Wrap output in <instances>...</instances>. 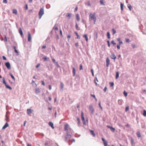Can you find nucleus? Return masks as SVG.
<instances>
[{"mask_svg":"<svg viewBox=\"0 0 146 146\" xmlns=\"http://www.w3.org/2000/svg\"><path fill=\"white\" fill-rule=\"evenodd\" d=\"M90 96H91L94 97L95 99H96V96H95V95H92V94H90Z\"/></svg>","mask_w":146,"mask_h":146,"instance_id":"nucleus-59","label":"nucleus"},{"mask_svg":"<svg viewBox=\"0 0 146 146\" xmlns=\"http://www.w3.org/2000/svg\"><path fill=\"white\" fill-rule=\"evenodd\" d=\"M123 101L122 100H119L118 101V103L119 105H121L122 104Z\"/></svg>","mask_w":146,"mask_h":146,"instance_id":"nucleus-22","label":"nucleus"},{"mask_svg":"<svg viewBox=\"0 0 146 146\" xmlns=\"http://www.w3.org/2000/svg\"><path fill=\"white\" fill-rule=\"evenodd\" d=\"M13 13L15 15H17V10L16 9H13Z\"/></svg>","mask_w":146,"mask_h":146,"instance_id":"nucleus-23","label":"nucleus"},{"mask_svg":"<svg viewBox=\"0 0 146 146\" xmlns=\"http://www.w3.org/2000/svg\"><path fill=\"white\" fill-rule=\"evenodd\" d=\"M130 139H131V145L132 146L133 145H135V142L134 141V140L133 138L132 137H131L130 138Z\"/></svg>","mask_w":146,"mask_h":146,"instance_id":"nucleus-15","label":"nucleus"},{"mask_svg":"<svg viewBox=\"0 0 146 146\" xmlns=\"http://www.w3.org/2000/svg\"><path fill=\"white\" fill-rule=\"evenodd\" d=\"M110 63V61L108 58H107L106 59V66L107 67L109 66Z\"/></svg>","mask_w":146,"mask_h":146,"instance_id":"nucleus-9","label":"nucleus"},{"mask_svg":"<svg viewBox=\"0 0 146 146\" xmlns=\"http://www.w3.org/2000/svg\"><path fill=\"white\" fill-rule=\"evenodd\" d=\"M107 38L108 39H110V34L109 32H107Z\"/></svg>","mask_w":146,"mask_h":146,"instance_id":"nucleus-33","label":"nucleus"},{"mask_svg":"<svg viewBox=\"0 0 146 146\" xmlns=\"http://www.w3.org/2000/svg\"><path fill=\"white\" fill-rule=\"evenodd\" d=\"M72 131H73L71 129H69L68 131H67V135L65 137V141L67 142H69L70 141V139L71 137L70 133H71Z\"/></svg>","mask_w":146,"mask_h":146,"instance_id":"nucleus-1","label":"nucleus"},{"mask_svg":"<svg viewBox=\"0 0 146 146\" xmlns=\"http://www.w3.org/2000/svg\"><path fill=\"white\" fill-rule=\"evenodd\" d=\"M102 140L103 141V142L104 143L106 141V140L105 139L103 138H102Z\"/></svg>","mask_w":146,"mask_h":146,"instance_id":"nucleus-62","label":"nucleus"},{"mask_svg":"<svg viewBox=\"0 0 146 146\" xmlns=\"http://www.w3.org/2000/svg\"><path fill=\"white\" fill-rule=\"evenodd\" d=\"M131 46H132V47H133V48L134 49L136 48V45L134 44H132Z\"/></svg>","mask_w":146,"mask_h":146,"instance_id":"nucleus-44","label":"nucleus"},{"mask_svg":"<svg viewBox=\"0 0 146 146\" xmlns=\"http://www.w3.org/2000/svg\"><path fill=\"white\" fill-rule=\"evenodd\" d=\"M110 86L111 87H113L114 85V83L113 82H110Z\"/></svg>","mask_w":146,"mask_h":146,"instance_id":"nucleus-41","label":"nucleus"},{"mask_svg":"<svg viewBox=\"0 0 146 146\" xmlns=\"http://www.w3.org/2000/svg\"><path fill=\"white\" fill-rule=\"evenodd\" d=\"M76 17L77 20L78 21H79L80 20V18L79 16V14H77L76 15Z\"/></svg>","mask_w":146,"mask_h":146,"instance_id":"nucleus-25","label":"nucleus"},{"mask_svg":"<svg viewBox=\"0 0 146 146\" xmlns=\"http://www.w3.org/2000/svg\"><path fill=\"white\" fill-rule=\"evenodd\" d=\"M9 126V125L7 122H6L5 123V125L3 127L2 129H6L7 127H8Z\"/></svg>","mask_w":146,"mask_h":146,"instance_id":"nucleus-11","label":"nucleus"},{"mask_svg":"<svg viewBox=\"0 0 146 146\" xmlns=\"http://www.w3.org/2000/svg\"><path fill=\"white\" fill-rule=\"evenodd\" d=\"M107 42L108 43V46L109 47H110V42L109 40H108L107 41Z\"/></svg>","mask_w":146,"mask_h":146,"instance_id":"nucleus-51","label":"nucleus"},{"mask_svg":"<svg viewBox=\"0 0 146 146\" xmlns=\"http://www.w3.org/2000/svg\"><path fill=\"white\" fill-rule=\"evenodd\" d=\"M5 86H6V87L8 89H9V90H11L12 89V88L9 85H8L7 84Z\"/></svg>","mask_w":146,"mask_h":146,"instance_id":"nucleus-26","label":"nucleus"},{"mask_svg":"<svg viewBox=\"0 0 146 146\" xmlns=\"http://www.w3.org/2000/svg\"><path fill=\"white\" fill-rule=\"evenodd\" d=\"M91 72L92 73V76H94V71L93 69H92L91 70Z\"/></svg>","mask_w":146,"mask_h":146,"instance_id":"nucleus-50","label":"nucleus"},{"mask_svg":"<svg viewBox=\"0 0 146 146\" xmlns=\"http://www.w3.org/2000/svg\"><path fill=\"white\" fill-rule=\"evenodd\" d=\"M66 16L68 17L70 19L71 17V14L70 13H67L66 15Z\"/></svg>","mask_w":146,"mask_h":146,"instance_id":"nucleus-27","label":"nucleus"},{"mask_svg":"<svg viewBox=\"0 0 146 146\" xmlns=\"http://www.w3.org/2000/svg\"><path fill=\"white\" fill-rule=\"evenodd\" d=\"M75 46L76 47H77L79 46L78 44V42H77L75 43Z\"/></svg>","mask_w":146,"mask_h":146,"instance_id":"nucleus-63","label":"nucleus"},{"mask_svg":"<svg viewBox=\"0 0 146 146\" xmlns=\"http://www.w3.org/2000/svg\"><path fill=\"white\" fill-rule=\"evenodd\" d=\"M48 125L50 126L52 129H54V124L51 121L49 122L48 123Z\"/></svg>","mask_w":146,"mask_h":146,"instance_id":"nucleus-8","label":"nucleus"},{"mask_svg":"<svg viewBox=\"0 0 146 146\" xmlns=\"http://www.w3.org/2000/svg\"><path fill=\"white\" fill-rule=\"evenodd\" d=\"M72 72L73 73V76H75L76 75V70L75 68L74 67H72Z\"/></svg>","mask_w":146,"mask_h":146,"instance_id":"nucleus-18","label":"nucleus"},{"mask_svg":"<svg viewBox=\"0 0 146 146\" xmlns=\"http://www.w3.org/2000/svg\"><path fill=\"white\" fill-rule=\"evenodd\" d=\"M98 105L99 107L102 110V107L101 106V103L100 102H99L98 104Z\"/></svg>","mask_w":146,"mask_h":146,"instance_id":"nucleus-42","label":"nucleus"},{"mask_svg":"<svg viewBox=\"0 0 146 146\" xmlns=\"http://www.w3.org/2000/svg\"><path fill=\"white\" fill-rule=\"evenodd\" d=\"M49 70L50 71L52 69V65H51L50 67H48Z\"/></svg>","mask_w":146,"mask_h":146,"instance_id":"nucleus-43","label":"nucleus"},{"mask_svg":"<svg viewBox=\"0 0 146 146\" xmlns=\"http://www.w3.org/2000/svg\"><path fill=\"white\" fill-rule=\"evenodd\" d=\"M104 146H108V142L107 141L104 143Z\"/></svg>","mask_w":146,"mask_h":146,"instance_id":"nucleus-47","label":"nucleus"},{"mask_svg":"<svg viewBox=\"0 0 146 146\" xmlns=\"http://www.w3.org/2000/svg\"><path fill=\"white\" fill-rule=\"evenodd\" d=\"M90 131L92 135H93V136L95 137L96 136V134L94 133V131L92 130H90Z\"/></svg>","mask_w":146,"mask_h":146,"instance_id":"nucleus-20","label":"nucleus"},{"mask_svg":"<svg viewBox=\"0 0 146 146\" xmlns=\"http://www.w3.org/2000/svg\"><path fill=\"white\" fill-rule=\"evenodd\" d=\"M75 27L76 29L78 30H80V28L78 27V25L77 23H76V24Z\"/></svg>","mask_w":146,"mask_h":146,"instance_id":"nucleus-28","label":"nucleus"},{"mask_svg":"<svg viewBox=\"0 0 146 146\" xmlns=\"http://www.w3.org/2000/svg\"><path fill=\"white\" fill-rule=\"evenodd\" d=\"M125 42H130V41L129 38H127L125 40Z\"/></svg>","mask_w":146,"mask_h":146,"instance_id":"nucleus-48","label":"nucleus"},{"mask_svg":"<svg viewBox=\"0 0 146 146\" xmlns=\"http://www.w3.org/2000/svg\"><path fill=\"white\" fill-rule=\"evenodd\" d=\"M75 34L77 36V39H80V36L78 35V33L76 32H75Z\"/></svg>","mask_w":146,"mask_h":146,"instance_id":"nucleus-30","label":"nucleus"},{"mask_svg":"<svg viewBox=\"0 0 146 146\" xmlns=\"http://www.w3.org/2000/svg\"><path fill=\"white\" fill-rule=\"evenodd\" d=\"M111 43L112 44H113L114 45H115L116 44V43L115 42H114V40H112V41H111Z\"/></svg>","mask_w":146,"mask_h":146,"instance_id":"nucleus-45","label":"nucleus"},{"mask_svg":"<svg viewBox=\"0 0 146 146\" xmlns=\"http://www.w3.org/2000/svg\"><path fill=\"white\" fill-rule=\"evenodd\" d=\"M123 94L125 96H126L127 95V93L125 91H124L123 92Z\"/></svg>","mask_w":146,"mask_h":146,"instance_id":"nucleus-39","label":"nucleus"},{"mask_svg":"<svg viewBox=\"0 0 146 146\" xmlns=\"http://www.w3.org/2000/svg\"><path fill=\"white\" fill-rule=\"evenodd\" d=\"M3 3H7V0H3Z\"/></svg>","mask_w":146,"mask_h":146,"instance_id":"nucleus-56","label":"nucleus"},{"mask_svg":"<svg viewBox=\"0 0 146 146\" xmlns=\"http://www.w3.org/2000/svg\"><path fill=\"white\" fill-rule=\"evenodd\" d=\"M9 75L11 76V78L14 80L15 81V78L13 75L11 73L9 74Z\"/></svg>","mask_w":146,"mask_h":146,"instance_id":"nucleus-34","label":"nucleus"},{"mask_svg":"<svg viewBox=\"0 0 146 146\" xmlns=\"http://www.w3.org/2000/svg\"><path fill=\"white\" fill-rule=\"evenodd\" d=\"M120 45L119 44H117V48L118 49H120Z\"/></svg>","mask_w":146,"mask_h":146,"instance_id":"nucleus-52","label":"nucleus"},{"mask_svg":"<svg viewBox=\"0 0 146 146\" xmlns=\"http://www.w3.org/2000/svg\"><path fill=\"white\" fill-rule=\"evenodd\" d=\"M89 110L90 111H91L94 109L92 105H90L89 106Z\"/></svg>","mask_w":146,"mask_h":146,"instance_id":"nucleus-36","label":"nucleus"},{"mask_svg":"<svg viewBox=\"0 0 146 146\" xmlns=\"http://www.w3.org/2000/svg\"><path fill=\"white\" fill-rule=\"evenodd\" d=\"M19 32L21 36L23 35V31L21 28H20L19 29Z\"/></svg>","mask_w":146,"mask_h":146,"instance_id":"nucleus-21","label":"nucleus"},{"mask_svg":"<svg viewBox=\"0 0 146 146\" xmlns=\"http://www.w3.org/2000/svg\"><path fill=\"white\" fill-rule=\"evenodd\" d=\"M83 69L82 68V64H80V70H81Z\"/></svg>","mask_w":146,"mask_h":146,"instance_id":"nucleus-53","label":"nucleus"},{"mask_svg":"<svg viewBox=\"0 0 146 146\" xmlns=\"http://www.w3.org/2000/svg\"><path fill=\"white\" fill-rule=\"evenodd\" d=\"M4 40L5 41H7V38L6 37V35H5V38H4Z\"/></svg>","mask_w":146,"mask_h":146,"instance_id":"nucleus-61","label":"nucleus"},{"mask_svg":"<svg viewBox=\"0 0 146 146\" xmlns=\"http://www.w3.org/2000/svg\"><path fill=\"white\" fill-rule=\"evenodd\" d=\"M44 61H47V58L46 57H44L43 58Z\"/></svg>","mask_w":146,"mask_h":146,"instance_id":"nucleus-54","label":"nucleus"},{"mask_svg":"<svg viewBox=\"0 0 146 146\" xmlns=\"http://www.w3.org/2000/svg\"><path fill=\"white\" fill-rule=\"evenodd\" d=\"M107 90V88L106 87H105L104 88L103 90L104 92H106Z\"/></svg>","mask_w":146,"mask_h":146,"instance_id":"nucleus-60","label":"nucleus"},{"mask_svg":"<svg viewBox=\"0 0 146 146\" xmlns=\"http://www.w3.org/2000/svg\"><path fill=\"white\" fill-rule=\"evenodd\" d=\"M64 86V84L62 82H60V90L62 91L63 90V88Z\"/></svg>","mask_w":146,"mask_h":146,"instance_id":"nucleus-10","label":"nucleus"},{"mask_svg":"<svg viewBox=\"0 0 146 146\" xmlns=\"http://www.w3.org/2000/svg\"><path fill=\"white\" fill-rule=\"evenodd\" d=\"M40 66V64H37L36 66V67L37 68H38L39 66Z\"/></svg>","mask_w":146,"mask_h":146,"instance_id":"nucleus-64","label":"nucleus"},{"mask_svg":"<svg viewBox=\"0 0 146 146\" xmlns=\"http://www.w3.org/2000/svg\"><path fill=\"white\" fill-rule=\"evenodd\" d=\"M2 58H3V60H7V58H6V57L5 56H2Z\"/></svg>","mask_w":146,"mask_h":146,"instance_id":"nucleus-58","label":"nucleus"},{"mask_svg":"<svg viewBox=\"0 0 146 146\" xmlns=\"http://www.w3.org/2000/svg\"><path fill=\"white\" fill-rule=\"evenodd\" d=\"M123 4L122 3H120V7H121V11L123 10Z\"/></svg>","mask_w":146,"mask_h":146,"instance_id":"nucleus-31","label":"nucleus"},{"mask_svg":"<svg viewBox=\"0 0 146 146\" xmlns=\"http://www.w3.org/2000/svg\"><path fill=\"white\" fill-rule=\"evenodd\" d=\"M25 9L27 10L28 9V5L27 4H26L25 7H24Z\"/></svg>","mask_w":146,"mask_h":146,"instance_id":"nucleus-49","label":"nucleus"},{"mask_svg":"<svg viewBox=\"0 0 146 146\" xmlns=\"http://www.w3.org/2000/svg\"><path fill=\"white\" fill-rule=\"evenodd\" d=\"M112 31L113 32V35H114L116 33L115 30L114 28L112 29Z\"/></svg>","mask_w":146,"mask_h":146,"instance_id":"nucleus-40","label":"nucleus"},{"mask_svg":"<svg viewBox=\"0 0 146 146\" xmlns=\"http://www.w3.org/2000/svg\"><path fill=\"white\" fill-rule=\"evenodd\" d=\"M129 107L128 106H127L125 107V111L127 112L129 110Z\"/></svg>","mask_w":146,"mask_h":146,"instance_id":"nucleus-46","label":"nucleus"},{"mask_svg":"<svg viewBox=\"0 0 146 146\" xmlns=\"http://www.w3.org/2000/svg\"><path fill=\"white\" fill-rule=\"evenodd\" d=\"M52 61L53 62L56 64L58 68L60 67V66L58 64V62L56 61L55 60L54 58H52Z\"/></svg>","mask_w":146,"mask_h":146,"instance_id":"nucleus-5","label":"nucleus"},{"mask_svg":"<svg viewBox=\"0 0 146 146\" xmlns=\"http://www.w3.org/2000/svg\"><path fill=\"white\" fill-rule=\"evenodd\" d=\"M107 127L108 128H109L110 129V130H111V131L113 132H115V129L111 127V126H109V125H108L107 126Z\"/></svg>","mask_w":146,"mask_h":146,"instance_id":"nucleus-7","label":"nucleus"},{"mask_svg":"<svg viewBox=\"0 0 146 146\" xmlns=\"http://www.w3.org/2000/svg\"><path fill=\"white\" fill-rule=\"evenodd\" d=\"M77 121H78V126H79L80 124V119L79 118H77Z\"/></svg>","mask_w":146,"mask_h":146,"instance_id":"nucleus-37","label":"nucleus"},{"mask_svg":"<svg viewBox=\"0 0 146 146\" xmlns=\"http://www.w3.org/2000/svg\"><path fill=\"white\" fill-rule=\"evenodd\" d=\"M110 57L111 59H113L114 60L116 58V56L114 53L112 54L110 56Z\"/></svg>","mask_w":146,"mask_h":146,"instance_id":"nucleus-12","label":"nucleus"},{"mask_svg":"<svg viewBox=\"0 0 146 146\" xmlns=\"http://www.w3.org/2000/svg\"><path fill=\"white\" fill-rule=\"evenodd\" d=\"M28 41L30 42L31 41V35L29 32L28 33Z\"/></svg>","mask_w":146,"mask_h":146,"instance_id":"nucleus-14","label":"nucleus"},{"mask_svg":"<svg viewBox=\"0 0 146 146\" xmlns=\"http://www.w3.org/2000/svg\"><path fill=\"white\" fill-rule=\"evenodd\" d=\"M90 20L91 21L93 19L94 21V23H95L96 20V18L95 17V15H91V14H90Z\"/></svg>","mask_w":146,"mask_h":146,"instance_id":"nucleus-3","label":"nucleus"},{"mask_svg":"<svg viewBox=\"0 0 146 146\" xmlns=\"http://www.w3.org/2000/svg\"><path fill=\"white\" fill-rule=\"evenodd\" d=\"M33 110L30 109H28L27 110V113L28 115L31 114L33 112Z\"/></svg>","mask_w":146,"mask_h":146,"instance_id":"nucleus-6","label":"nucleus"},{"mask_svg":"<svg viewBox=\"0 0 146 146\" xmlns=\"http://www.w3.org/2000/svg\"><path fill=\"white\" fill-rule=\"evenodd\" d=\"M44 14V10L42 8H41L39 11L38 13V17L39 19H40L42 16Z\"/></svg>","mask_w":146,"mask_h":146,"instance_id":"nucleus-2","label":"nucleus"},{"mask_svg":"<svg viewBox=\"0 0 146 146\" xmlns=\"http://www.w3.org/2000/svg\"><path fill=\"white\" fill-rule=\"evenodd\" d=\"M82 22L84 24H85V26L86 27V22L85 21V20L84 19H82Z\"/></svg>","mask_w":146,"mask_h":146,"instance_id":"nucleus-55","label":"nucleus"},{"mask_svg":"<svg viewBox=\"0 0 146 146\" xmlns=\"http://www.w3.org/2000/svg\"><path fill=\"white\" fill-rule=\"evenodd\" d=\"M68 124H66L64 126V129L65 131H68Z\"/></svg>","mask_w":146,"mask_h":146,"instance_id":"nucleus-13","label":"nucleus"},{"mask_svg":"<svg viewBox=\"0 0 146 146\" xmlns=\"http://www.w3.org/2000/svg\"><path fill=\"white\" fill-rule=\"evenodd\" d=\"M143 115L144 116H146V111L145 110H143Z\"/></svg>","mask_w":146,"mask_h":146,"instance_id":"nucleus-38","label":"nucleus"},{"mask_svg":"<svg viewBox=\"0 0 146 146\" xmlns=\"http://www.w3.org/2000/svg\"><path fill=\"white\" fill-rule=\"evenodd\" d=\"M136 135H137V137L139 138L141 137L140 133L139 131H138L136 133Z\"/></svg>","mask_w":146,"mask_h":146,"instance_id":"nucleus-19","label":"nucleus"},{"mask_svg":"<svg viewBox=\"0 0 146 146\" xmlns=\"http://www.w3.org/2000/svg\"><path fill=\"white\" fill-rule=\"evenodd\" d=\"M3 84H5V86L7 84L4 77H3Z\"/></svg>","mask_w":146,"mask_h":146,"instance_id":"nucleus-29","label":"nucleus"},{"mask_svg":"<svg viewBox=\"0 0 146 146\" xmlns=\"http://www.w3.org/2000/svg\"><path fill=\"white\" fill-rule=\"evenodd\" d=\"M40 92L39 89L38 88H36L35 89V92L36 93H38Z\"/></svg>","mask_w":146,"mask_h":146,"instance_id":"nucleus-32","label":"nucleus"},{"mask_svg":"<svg viewBox=\"0 0 146 146\" xmlns=\"http://www.w3.org/2000/svg\"><path fill=\"white\" fill-rule=\"evenodd\" d=\"M83 37L85 38L86 41L88 42V38L87 35V34H85L83 35Z\"/></svg>","mask_w":146,"mask_h":146,"instance_id":"nucleus-17","label":"nucleus"},{"mask_svg":"<svg viewBox=\"0 0 146 146\" xmlns=\"http://www.w3.org/2000/svg\"><path fill=\"white\" fill-rule=\"evenodd\" d=\"M127 7L130 11H131L132 7L130 4H129L127 5Z\"/></svg>","mask_w":146,"mask_h":146,"instance_id":"nucleus-24","label":"nucleus"},{"mask_svg":"<svg viewBox=\"0 0 146 146\" xmlns=\"http://www.w3.org/2000/svg\"><path fill=\"white\" fill-rule=\"evenodd\" d=\"M5 65L7 68L8 70H10L11 69V65L9 62H7L5 63Z\"/></svg>","mask_w":146,"mask_h":146,"instance_id":"nucleus-4","label":"nucleus"},{"mask_svg":"<svg viewBox=\"0 0 146 146\" xmlns=\"http://www.w3.org/2000/svg\"><path fill=\"white\" fill-rule=\"evenodd\" d=\"M81 116L82 121L85 120L84 117V113L82 111L81 112Z\"/></svg>","mask_w":146,"mask_h":146,"instance_id":"nucleus-16","label":"nucleus"},{"mask_svg":"<svg viewBox=\"0 0 146 146\" xmlns=\"http://www.w3.org/2000/svg\"><path fill=\"white\" fill-rule=\"evenodd\" d=\"M87 5L88 6H91V4H90V2L89 1H88V2Z\"/></svg>","mask_w":146,"mask_h":146,"instance_id":"nucleus-57","label":"nucleus"},{"mask_svg":"<svg viewBox=\"0 0 146 146\" xmlns=\"http://www.w3.org/2000/svg\"><path fill=\"white\" fill-rule=\"evenodd\" d=\"M119 77V73L118 72H116V75L115 78L117 79Z\"/></svg>","mask_w":146,"mask_h":146,"instance_id":"nucleus-35","label":"nucleus"}]
</instances>
